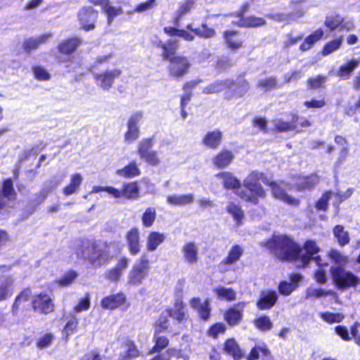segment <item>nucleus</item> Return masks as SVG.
<instances>
[{"mask_svg": "<svg viewBox=\"0 0 360 360\" xmlns=\"http://www.w3.org/2000/svg\"><path fill=\"white\" fill-rule=\"evenodd\" d=\"M120 251L115 243L85 240L82 242L77 254L98 268L108 264Z\"/></svg>", "mask_w": 360, "mask_h": 360, "instance_id": "1", "label": "nucleus"}, {"mask_svg": "<svg viewBox=\"0 0 360 360\" xmlns=\"http://www.w3.org/2000/svg\"><path fill=\"white\" fill-rule=\"evenodd\" d=\"M263 244L281 260L300 262L297 265L302 266L309 262V257L303 255L300 247L286 236H274Z\"/></svg>", "mask_w": 360, "mask_h": 360, "instance_id": "2", "label": "nucleus"}, {"mask_svg": "<svg viewBox=\"0 0 360 360\" xmlns=\"http://www.w3.org/2000/svg\"><path fill=\"white\" fill-rule=\"evenodd\" d=\"M264 180L269 179L263 173L252 172L243 181V186L250 193L237 191L236 194L244 200L257 205L259 202V198H264L266 195L265 190L259 183L260 181L264 183Z\"/></svg>", "mask_w": 360, "mask_h": 360, "instance_id": "3", "label": "nucleus"}, {"mask_svg": "<svg viewBox=\"0 0 360 360\" xmlns=\"http://www.w3.org/2000/svg\"><path fill=\"white\" fill-rule=\"evenodd\" d=\"M162 55L170 62L169 74L172 77L178 79L187 73L190 63L186 58L177 55L174 46H162Z\"/></svg>", "mask_w": 360, "mask_h": 360, "instance_id": "4", "label": "nucleus"}, {"mask_svg": "<svg viewBox=\"0 0 360 360\" xmlns=\"http://www.w3.org/2000/svg\"><path fill=\"white\" fill-rule=\"evenodd\" d=\"M264 184L269 186L271 193L275 199L289 205L297 206L300 205V201L299 199L289 195L286 193V191L290 189L288 184L283 181L276 182L270 180H264Z\"/></svg>", "mask_w": 360, "mask_h": 360, "instance_id": "5", "label": "nucleus"}, {"mask_svg": "<svg viewBox=\"0 0 360 360\" xmlns=\"http://www.w3.org/2000/svg\"><path fill=\"white\" fill-rule=\"evenodd\" d=\"M330 273L333 280L340 289L354 287L360 283V279L350 271L342 267H331Z\"/></svg>", "mask_w": 360, "mask_h": 360, "instance_id": "6", "label": "nucleus"}, {"mask_svg": "<svg viewBox=\"0 0 360 360\" xmlns=\"http://www.w3.org/2000/svg\"><path fill=\"white\" fill-rule=\"evenodd\" d=\"M148 261L145 256H142L134 264L128 274L129 283L131 285H140L148 274Z\"/></svg>", "mask_w": 360, "mask_h": 360, "instance_id": "7", "label": "nucleus"}, {"mask_svg": "<svg viewBox=\"0 0 360 360\" xmlns=\"http://www.w3.org/2000/svg\"><path fill=\"white\" fill-rule=\"evenodd\" d=\"M153 143L152 139H144L139 143L138 154L141 159H143L147 163L152 166L158 165L160 160L158 153L155 150H151Z\"/></svg>", "mask_w": 360, "mask_h": 360, "instance_id": "8", "label": "nucleus"}, {"mask_svg": "<svg viewBox=\"0 0 360 360\" xmlns=\"http://www.w3.org/2000/svg\"><path fill=\"white\" fill-rule=\"evenodd\" d=\"M143 114L141 111H137L132 114L127 121V131L124 134V141L132 143L136 141L140 134L139 124L142 120Z\"/></svg>", "mask_w": 360, "mask_h": 360, "instance_id": "9", "label": "nucleus"}, {"mask_svg": "<svg viewBox=\"0 0 360 360\" xmlns=\"http://www.w3.org/2000/svg\"><path fill=\"white\" fill-rule=\"evenodd\" d=\"M32 307L35 311L47 314L53 311L54 304L48 294L39 293L34 295Z\"/></svg>", "mask_w": 360, "mask_h": 360, "instance_id": "10", "label": "nucleus"}, {"mask_svg": "<svg viewBox=\"0 0 360 360\" xmlns=\"http://www.w3.org/2000/svg\"><path fill=\"white\" fill-rule=\"evenodd\" d=\"M243 248L238 245H233L228 255L218 265L220 272L224 273L230 270V266L236 264L243 255Z\"/></svg>", "mask_w": 360, "mask_h": 360, "instance_id": "11", "label": "nucleus"}, {"mask_svg": "<svg viewBox=\"0 0 360 360\" xmlns=\"http://www.w3.org/2000/svg\"><path fill=\"white\" fill-rule=\"evenodd\" d=\"M122 72L119 69L106 70L100 74L95 75L96 84L104 91H108L112 86L115 78H118Z\"/></svg>", "mask_w": 360, "mask_h": 360, "instance_id": "12", "label": "nucleus"}, {"mask_svg": "<svg viewBox=\"0 0 360 360\" xmlns=\"http://www.w3.org/2000/svg\"><path fill=\"white\" fill-rule=\"evenodd\" d=\"M129 259L125 257H121L116 265L108 269L105 274V278L112 281V282H117L122 278L124 271L127 269L129 266Z\"/></svg>", "mask_w": 360, "mask_h": 360, "instance_id": "13", "label": "nucleus"}, {"mask_svg": "<svg viewBox=\"0 0 360 360\" xmlns=\"http://www.w3.org/2000/svg\"><path fill=\"white\" fill-rule=\"evenodd\" d=\"M324 24L330 30L340 29L349 31L354 28V23L352 20L342 18L340 15L327 16Z\"/></svg>", "mask_w": 360, "mask_h": 360, "instance_id": "14", "label": "nucleus"}, {"mask_svg": "<svg viewBox=\"0 0 360 360\" xmlns=\"http://www.w3.org/2000/svg\"><path fill=\"white\" fill-rule=\"evenodd\" d=\"M98 13L91 8H83L78 13V18L82 27L86 30H93L95 27L94 22Z\"/></svg>", "mask_w": 360, "mask_h": 360, "instance_id": "15", "label": "nucleus"}, {"mask_svg": "<svg viewBox=\"0 0 360 360\" xmlns=\"http://www.w3.org/2000/svg\"><path fill=\"white\" fill-rule=\"evenodd\" d=\"M125 240L129 252L132 255H137L141 250L140 231L138 228L134 227L125 233Z\"/></svg>", "mask_w": 360, "mask_h": 360, "instance_id": "16", "label": "nucleus"}, {"mask_svg": "<svg viewBox=\"0 0 360 360\" xmlns=\"http://www.w3.org/2000/svg\"><path fill=\"white\" fill-rule=\"evenodd\" d=\"M278 300V294L271 290H264L260 292L257 302V307L260 310H266L272 308Z\"/></svg>", "mask_w": 360, "mask_h": 360, "instance_id": "17", "label": "nucleus"}, {"mask_svg": "<svg viewBox=\"0 0 360 360\" xmlns=\"http://www.w3.org/2000/svg\"><path fill=\"white\" fill-rule=\"evenodd\" d=\"M183 258L188 264H194L198 260V247L194 242L186 243L181 249Z\"/></svg>", "mask_w": 360, "mask_h": 360, "instance_id": "18", "label": "nucleus"}, {"mask_svg": "<svg viewBox=\"0 0 360 360\" xmlns=\"http://www.w3.org/2000/svg\"><path fill=\"white\" fill-rule=\"evenodd\" d=\"M352 191L351 189H348L345 193H333L330 191L326 192L322 197L319 200V201L316 204V207L319 210L325 211L328 208V200L332 197V195H335L336 198L339 199V202L341 201L348 198L351 196Z\"/></svg>", "mask_w": 360, "mask_h": 360, "instance_id": "19", "label": "nucleus"}, {"mask_svg": "<svg viewBox=\"0 0 360 360\" xmlns=\"http://www.w3.org/2000/svg\"><path fill=\"white\" fill-rule=\"evenodd\" d=\"M233 159L234 155L231 151L222 150L212 158V163L217 169H224L228 167Z\"/></svg>", "mask_w": 360, "mask_h": 360, "instance_id": "20", "label": "nucleus"}, {"mask_svg": "<svg viewBox=\"0 0 360 360\" xmlns=\"http://www.w3.org/2000/svg\"><path fill=\"white\" fill-rule=\"evenodd\" d=\"M166 236L163 233L158 231L149 232L146 241V248L148 252H153L157 250L158 246L164 243Z\"/></svg>", "mask_w": 360, "mask_h": 360, "instance_id": "21", "label": "nucleus"}, {"mask_svg": "<svg viewBox=\"0 0 360 360\" xmlns=\"http://www.w3.org/2000/svg\"><path fill=\"white\" fill-rule=\"evenodd\" d=\"M222 134L219 130L208 131L202 140V144L210 149L215 150L221 144Z\"/></svg>", "mask_w": 360, "mask_h": 360, "instance_id": "22", "label": "nucleus"}, {"mask_svg": "<svg viewBox=\"0 0 360 360\" xmlns=\"http://www.w3.org/2000/svg\"><path fill=\"white\" fill-rule=\"evenodd\" d=\"M194 194H173L167 196V202L172 206H185L191 205L194 200Z\"/></svg>", "mask_w": 360, "mask_h": 360, "instance_id": "23", "label": "nucleus"}, {"mask_svg": "<svg viewBox=\"0 0 360 360\" xmlns=\"http://www.w3.org/2000/svg\"><path fill=\"white\" fill-rule=\"evenodd\" d=\"M125 300L126 297L123 293L111 295L101 300V306L105 309H114L122 305Z\"/></svg>", "mask_w": 360, "mask_h": 360, "instance_id": "24", "label": "nucleus"}, {"mask_svg": "<svg viewBox=\"0 0 360 360\" xmlns=\"http://www.w3.org/2000/svg\"><path fill=\"white\" fill-rule=\"evenodd\" d=\"M259 359L262 360H273L271 353L265 344L254 347L248 357V360H257Z\"/></svg>", "mask_w": 360, "mask_h": 360, "instance_id": "25", "label": "nucleus"}, {"mask_svg": "<svg viewBox=\"0 0 360 360\" xmlns=\"http://www.w3.org/2000/svg\"><path fill=\"white\" fill-rule=\"evenodd\" d=\"M245 306V302H240L226 312L225 319L230 325H236L241 320Z\"/></svg>", "mask_w": 360, "mask_h": 360, "instance_id": "26", "label": "nucleus"}, {"mask_svg": "<svg viewBox=\"0 0 360 360\" xmlns=\"http://www.w3.org/2000/svg\"><path fill=\"white\" fill-rule=\"evenodd\" d=\"M217 178L221 179L223 185L228 189H236V193L240 192V181L235 177L231 173L224 172H220L215 176Z\"/></svg>", "mask_w": 360, "mask_h": 360, "instance_id": "27", "label": "nucleus"}, {"mask_svg": "<svg viewBox=\"0 0 360 360\" xmlns=\"http://www.w3.org/2000/svg\"><path fill=\"white\" fill-rule=\"evenodd\" d=\"M191 307L195 309L200 317L203 320H207L210 317V304L207 300L201 302L199 298H193L190 302Z\"/></svg>", "mask_w": 360, "mask_h": 360, "instance_id": "28", "label": "nucleus"}, {"mask_svg": "<svg viewBox=\"0 0 360 360\" xmlns=\"http://www.w3.org/2000/svg\"><path fill=\"white\" fill-rule=\"evenodd\" d=\"M166 312L169 316L181 322L186 317V305L181 300H176L172 308L167 309Z\"/></svg>", "mask_w": 360, "mask_h": 360, "instance_id": "29", "label": "nucleus"}, {"mask_svg": "<svg viewBox=\"0 0 360 360\" xmlns=\"http://www.w3.org/2000/svg\"><path fill=\"white\" fill-rule=\"evenodd\" d=\"M120 195L115 198H125L127 199L137 198L139 193V188L136 182H130L123 185L122 190H118Z\"/></svg>", "mask_w": 360, "mask_h": 360, "instance_id": "30", "label": "nucleus"}, {"mask_svg": "<svg viewBox=\"0 0 360 360\" xmlns=\"http://www.w3.org/2000/svg\"><path fill=\"white\" fill-rule=\"evenodd\" d=\"M319 180V177L316 174H311L308 176H298L295 182L297 190L310 189L318 184Z\"/></svg>", "mask_w": 360, "mask_h": 360, "instance_id": "31", "label": "nucleus"}, {"mask_svg": "<svg viewBox=\"0 0 360 360\" xmlns=\"http://www.w3.org/2000/svg\"><path fill=\"white\" fill-rule=\"evenodd\" d=\"M223 38L227 45H241L245 36L235 30H226L223 32Z\"/></svg>", "mask_w": 360, "mask_h": 360, "instance_id": "32", "label": "nucleus"}, {"mask_svg": "<svg viewBox=\"0 0 360 360\" xmlns=\"http://www.w3.org/2000/svg\"><path fill=\"white\" fill-rule=\"evenodd\" d=\"M83 181V176L76 173L70 176V184L63 188V193L65 195H70L75 193L79 189Z\"/></svg>", "mask_w": 360, "mask_h": 360, "instance_id": "33", "label": "nucleus"}, {"mask_svg": "<svg viewBox=\"0 0 360 360\" xmlns=\"http://www.w3.org/2000/svg\"><path fill=\"white\" fill-rule=\"evenodd\" d=\"M226 211L231 215L236 225L239 226L242 224L244 219V212L238 204L232 202H229L226 206Z\"/></svg>", "mask_w": 360, "mask_h": 360, "instance_id": "34", "label": "nucleus"}, {"mask_svg": "<svg viewBox=\"0 0 360 360\" xmlns=\"http://www.w3.org/2000/svg\"><path fill=\"white\" fill-rule=\"evenodd\" d=\"M214 292L217 296V298L220 300L231 302L236 298V292L231 288L219 285L214 289Z\"/></svg>", "mask_w": 360, "mask_h": 360, "instance_id": "35", "label": "nucleus"}, {"mask_svg": "<svg viewBox=\"0 0 360 360\" xmlns=\"http://www.w3.org/2000/svg\"><path fill=\"white\" fill-rule=\"evenodd\" d=\"M235 86L234 83L231 81L217 82L210 84L203 89L205 94H215L224 91L226 89H233Z\"/></svg>", "mask_w": 360, "mask_h": 360, "instance_id": "36", "label": "nucleus"}, {"mask_svg": "<svg viewBox=\"0 0 360 360\" xmlns=\"http://www.w3.org/2000/svg\"><path fill=\"white\" fill-rule=\"evenodd\" d=\"M302 253L306 256L309 257V262L313 259L315 260L316 264L319 266L323 265L322 263H321V259L320 257H315L314 258H311V257L317 253L319 251V248L317 246L316 243L313 240H307L304 244V252L303 250L301 249Z\"/></svg>", "mask_w": 360, "mask_h": 360, "instance_id": "37", "label": "nucleus"}, {"mask_svg": "<svg viewBox=\"0 0 360 360\" xmlns=\"http://www.w3.org/2000/svg\"><path fill=\"white\" fill-rule=\"evenodd\" d=\"M238 25L243 27H257L266 24L264 19L255 16H247L241 18L237 22Z\"/></svg>", "mask_w": 360, "mask_h": 360, "instance_id": "38", "label": "nucleus"}, {"mask_svg": "<svg viewBox=\"0 0 360 360\" xmlns=\"http://www.w3.org/2000/svg\"><path fill=\"white\" fill-rule=\"evenodd\" d=\"M328 257L331 262L335 264L331 267H342L345 266L349 262L347 256L342 255L340 252L336 250H330L328 252Z\"/></svg>", "mask_w": 360, "mask_h": 360, "instance_id": "39", "label": "nucleus"}, {"mask_svg": "<svg viewBox=\"0 0 360 360\" xmlns=\"http://www.w3.org/2000/svg\"><path fill=\"white\" fill-rule=\"evenodd\" d=\"M117 174L125 178H131L139 175L140 170L136 163L133 161L122 169H117Z\"/></svg>", "mask_w": 360, "mask_h": 360, "instance_id": "40", "label": "nucleus"}, {"mask_svg": "<svg viewBox=\"0 0 360 360\" xmlns=\"http://www.w3.org/2000/svg\"><path fill=\"white\" fill-rule=\"evenodd\" d=\"M224 351L233 356L234 359H239L243 356L242 351L234 339H229L224 344Z\"/></svg>", "mask_w": 360, "mask_h": 360, "instance_id": "41", "label": "nucleus"}, {"mask_svg": "<svg viewBox=\"0 0 360 360\" xmlns=\"http://www.w3.org/2000/svg\"><path fill=\"white\" fill-rule=\"evenodd\" d=\"M13 280L11 277L6 278L0 285V301L6 300L12 295Z\"/></svg>", "mask_w": 360, "mask_h": 360, "instance_id": "42", "label": "nucleus"}, {"mask_svg": "<svg viewBox=\"0 0 360 360\" xmlns=\"http://www.w3.org/2000/svg\"><path fill=\"white\" fill-rule=\"evenodd\" d=\"M359 61L357 60H352L348 62L347 64L342 65L339 70L338 75L342 79H347L353 70L359 65Z\"/></svg>", "mask_w": 360, "mask_h": 360, "instance_id": "43", "label": "nucleus"}, {"mask_svg": "<svg viewBox=\"0 0 360 360\" xmlns=\"http://www.w3.org/2000/svg\"><path fill=\"white\" fill-rule=\"evenodd\" d=\"M333 233L337 238L338 243L344 246L349 243V237L347 231H345L344 227L340 225H337L333 229Z\"/></svg>", "mask_w": 360, "mask_h": 360, "instance_id": "44", "label": "nucleus"}, {"mask_svg": "<svg viewBox=\"0 0 360 360\" xmlns=\"http://www.w3.org/2000/svg\"><path fill=\"white\" fill-rule=\"evenodd\" d=\"M165 32L171 37L182 38L187 41H192L194 38V35L192 33H188L186 31L177 30L171 27H165Z\"/></svg>", "mask_w": 360, "mask_h": 360, "instance_id": "45", "label": "nucleus"}, {"mask_svg": "<svg viewBox=\"0 0 360 360\" xmlns=\"http://www.w3.org/2000/svg\"><path fill=\"white\" fill-rule=\"evenodd\" d=\"M156 218V211L155 209L153 207H148L147 208L145 212H143L141 221L143 226L146 228L150 227Z\"/></svg>", "mask_w": 360, "mask_h": 360, "instance_id": "46", "label": "nucleus"}, {"mask_svg": "<svg viewBox=\"0 0 360 360\" xmlns=\"http://www.w3.org/2000/svg\"><path fill=\"white\" fill-rule=\"evenodd\" d=\"M32 71L34 78L37 80L45 82V81H49L51 79L50 73L48 72V70L45 68H44L42 66H39V65L33 66L32 68Z\"/></svg>", "mask_w": 360, "mask_h": 360, "instance_id": "47", "label": "nucleus"}, {"mask_svg": "<svg viewBox=\"0 0 360 360\" xmlns=\"http://www.w3.org/2000/svg\"><path fill=\"white\" fill-rule=\"evenodd\" d=\"M295 123V121L288 122L278 119L273 121L274 128L279 132L296 130L297 126Z\"/></svg>", "mask_w": 360, "mask_h": 360, "instance_id": "48", "label": "nucleus"}, {"mask_svg": "<svg viewBox=\"0 0 360 360\" xmlns=\"http://www.w3.org/2000/svg\"><path fill=\"white\" fill-rule=\"evenodd\" d=\"M255 326L260 330L266 331L272 328L273 324L268 316H262L254 321Z\"/></svg>", "mask_w": 360, "mask_h": 360, "instance_id": "49", "label": "nucleus"}, {"mask_svg": "<svg viewBox=\"0 0 360 360\" xmlns=\"http://www.w3.org/2000/svg\"><path fill=\"white\" fill-rule=\"evenodd\" d=\"M168 317L169 315L167 314V312L162 313L159 319L157 320L155 324V334H158L161 332L165 331L167 329L169 323H168Z\"/></svg>", "mask_w": 360, "mask_h": 360, "instance_id": "50", "label": "nucleus"}, {"mask_svg": "<svg viewBox=\"0 0 360 360\" xmlns=\"http://www.w3.org/2000/svg\"><path fill=\"white\" fill-rule=\"evenodd\" d=\"M77 277V274L75 271H70L65 274L62 278L56 281V283L60 287L68 286L75 281Z\"/></svg>", "mask_w": 360, "mask_h": 360, "instance_id": "51", "label": "nucleus"}, {"mask_svg": "<svg viewBox=\"0 0 360 360\" xmlns=\"http://www.w3.org/2000/svg\"><path fill=\"white\" fill-rule=\"evenodd\" d=\"M320 316L324 321L328 323H340L345 317L341 313H331L328 311L321 313Z\"/></svg>", "mask_w": 360, "mask_h": 360, "instance_id": "52", "label": "nucleus"}, {"mask_svg": "<svg viewBox=\"0 0 360 360\" xmlns=\"http://www.w3.org/2000/svg\"><path fill=\"white\" fill-rule=\"evenodd\" d=\"M123 349L124 352L126 354V356H124L122 360H129L130 359L139 355V351L136 347L130 341H127L124 343L123 345Z\"/></svg>", "mask_w": 360, "mask_h": 360, "instance_id": "53", "label": "nucleus"}, {"mask_svg": "<svg viewBox=\"0 0 360 360\" xmlns=\"http://www.w3.org/2000/svg\"><path fill=\"white\" fill-rule=\"evenodd\" d=\"M191 30L194 34L205 39L212 38L215 35L214 30L208 27L206 25H202L200 27Z\"/></svg>", "mask_w": 360, "mask_h": 360, "instance_id": "54", "label": "nucleus"}, {"mask_svg": "<svg viewBox=\"0 0 360 360\" xmlns=\"http://www.w3.org/2000/svg\"><path fill=\"white\" fill-rule=\"evenodd\" d=\"M31 295V290L30 289H25L20 294L15 298V300L13 304V312L15 314L16 310L19 307V304L22 302L27 301Z\"/></svg>", "mask_w": 360, "mask_h": 360, "instance_id": "55", "label": "nucleus"}, {"mask_svg": "<svg viewBox=\"0 0 360 360\" xmlns=\"http://www.w3.org/2000/svg\"><path fill=\"white\" fill-rule=\"evenodd\" d=\"M297 288V285L287 281H282L278 285V290L281 294L288 296Z\"/></svg>", "mask_w": 360, "mask_h": 360, "instance_id": "56", "label": "nucleus"}, {"mask_svg": "<svg viewBox=\"0 0 360 360\" xmlns=\"http://www.w3.org/2000/svg\"><path fill=\"white\" fill-rule=\"evenodd\" d=\"M155 345L152 349V352H159L165 349L169 344L168 339L165 336H158L155 333Z\"/></svg>", "mask_w": 360, "mask_h": 360, "instance_id": "57", "label": "nucleus"}, {"mask_svg": "<svg viewBox=\"0 0 360 360\" xmlns=\"http://www.w3.org/2000/svg\"><path fill=\"white\" fill-rule=\"evenodd\" d=\"M291 6L293 9L292 15L295 18L302 17L306 12V8L304 6L302 1H292Z\"/></svg>", "mask_w": 360, "mask_h": 360, "instance_id": "58", "label": "nucleus"}, {"mask_svg": "<svg viewBox=\"0 0 360 360\" xmlns=\"http://www.w3.org/2000/svg\"><path fill=\"white\" fill-rule=\"evenodd\" d=\"M194 4L193 0H186V2L182 4L176 12V20L178 21L180 18L188 13L193 8Z\"/></svg>", "mask_w": 360, "mask_h": 360, "instance_id": "59", "label": "nucleus"}, {"mask_svg": "<svg viewBox=\"0 0 360 360\" xmlns=\"http://www.w3.org/2000/svg\"><path fill=\"white\" fill-rule=\"evenodd\" d=\"M90 307V299L88 296L82 298L78 304L73 308L74 314H79L87 311Z\"/></svg>", "mask_w": 360, "mask_h": 360, "instance_id": "60", "label": "nucleus"}, {"mask_svg": "<svg viewBox=\"0 0 360 360\" xmlns=\"http://www.w3.org/2000/svg\"><path fill=\"white\" fill-rule=\"evenodd\" d=\"M52 34L51 33H46L36 38L30 39L25 45H39L49 43Z\"/></svg>", "mask_w": 360, "mask_h": 360, "instance_id": "61", "label": "nucleus"}, {"mask_svg": "<svg viewBox=\"0 0 360 360\" xmlns=\"http://www.w3.org/2000/svg\"><path fill=\"white\" fill-rule=\"evenodd\" d=\"M78 326V321L75 316L72 317L66 323L63 333L68 338L70 334L77 330Z\"/></svg>", "mask_w": 360, "mask_h": 360, "instance_id": "62", "label": "nucleus"}, {"mask_svg": "<svg viewBox=\"0 0 360 360\" xmlns=\"http://www.w3.org/2000/svg\"><path fill=\"white\" fill-rule=\"evenodd\" d=\"M104 11L108 15V22L110 23L112 19L122 13V9L120 7H113L106 4L104 6Z\"/></svg>", "mask_w": 360, "mask_h": 360, "instance_id": "63", "label": "nucleus"}, {"mask_svg": "<svg viewBox=\"0 0 360 360\" xmlns=\"http://www.w3.org/2000/svg\"><path fill=\"white\" fill-rule=\"evenodd\" d=\"M3 193L4 195L8 199H12L14 198L15 193L13 188V183L11 179H8L4 181L3 185Z\"/></svg>", "mask_w": 360, "mask_h": 360, "instance_id": "64", "label": "nucleus"}]
</instances>
